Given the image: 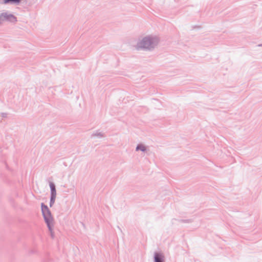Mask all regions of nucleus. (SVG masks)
<instances>
[{"label":"nucleus","mask_w":262,"mask_h":262,"mask_svg":"<svg viewBox=\"0 0 262 262\" xmlns=\"http://www.w3.org/2000/svg\"><path fill=\"white\" fill-rule=\"evenodd\" d=\"M159 41L160 38L157 36L147 35L138 42L137 48L151 51L157 46Z\"/></svg>","instance_id":"nucleus-1"},{"label":"nucleus","mask_w":262,"mask_h":262,"mask_svg":"<svg viewBox=\"0 0 262 262\" xmlns=\"http://www.w3.org/2000/svg\"><path fill=\"white\" fill-rule=\"evenodd\" d=\"M41 211L45 221L47 225V227L52 235V227L53 218L52 216L51 213L48 207L45 205L43 203L41 204Z\"/></svg>","instance_id":"nucleus-2"},{"label":"nucleus","mask_w":262,"mask_h":262,"mask_svg":"<svg viewBox=\"0 0 262 262\" xmlns=\"http://www.w3.org/2000/svg\"><path fill=\"white\" fill-rule=\"evenodd\" d=\"M3 16L5 21L10 23H15L17 21V18L14 15L8 13V12H3Z\"/></svg>","instance_id":"nucleus-3"},{"label":"nucleus","mask_w":262,"mask_h":262,"mask_svg":"<svg viewBox=\"0 0 262 262\" xmlns=\"http://www.w3.org/2000/svg\"><path fill=\"white\" fill-rule=\"evenodd\" d=\"M154 262H164V256L160 252H155L154 254Z\"/></svg>","instance_id":"nucleus-4"},{"label":"nucleus","mask_w":262,"mask_h":262,"mask_svg":"<svg viewBox=\"0 0 262 262\" xmlns=\"http://www.w3.org/2000/svg\"><path fill=\"white\" fill-rule=\"evenodd\" d=\"M21 0H3V3L5 4H11V5H19Z\"/></svg>","instance_id":"nucleus-5"},{"label":"nucleus","mask_w":262,"mask_h":262,"mask_svg":"<svg viewBox=\"0 0 262 262\" xmlns=\"http://www.w3.org/2000/svg\"><path fill=\"white\" fill-rule=\"evenodd\" d=\"M51 189V195L56 196V186L53 182H50L49 184Z\"/></svg>","instance_id":"nucleus-6"},{"label":"nucleus","mask_w":262,"mask_h":262,"mask_svg":"<svg viewBox=\"0 0 262 262\" xmlns=\"http://www.w3.org/2000/svg\"><path fill=\"white\" fill-rule=\"evenodd\" d=\"M136 151L141 150L143 152H145L146 150V147L143 144H138L136 148Z\"/></svg>","instance_id":"nucleus-7"},{"label":"nucleus","mask_w":262,"mask_h":262,"mask_svg":"<svg viewBox=\"0 0 262 262\" xmlns=\"http://www.w3.org/2000/svg\"><path fill=\"white\" fill-rule=\"evenodd\" d=\"M104 134L102 133L101 132H99L98 131H97L96 133H94L92 134L91 137H98L99 138L103 137Z\"/></svg>","instance_id":"nucleus-8"},{"label":"nucleus","mask_w":262,"mask_h":262,"mask_svg":"<svg viewBox=\"0 0 262 262\" xmlns=\"http://www.w3.org/2000/svg\"><path fill=\"white\" fill-rule=\"evenodd\" d=\"M56 196L55 195H51L50 196V206L52 207V205L54 204L55 201Z\"/></svg>","instance_id":"nucleus-9"},{"label":"nucleus","mask_w":262,"mask_h":262,"mask_svg":"<svg viewBox=\"0 0 262 262\" xmlns=\"http://www.w3.org/2000/svg\"><path fill=\"white\" fill-rule=\"evenodd\" d=\"M4 18L3 16V13L0 14V25H1L4 21Z\"/></svg>","instance_id":"nucleus-10"},{"label":"nucleus","mask_w":262,"mask_h":262,"mask_svg":"<svg viewBox=\"0 0 262 262\" xmlns=\"http://www.w3.org/2000/svg\"><path fill=\"white\" fill-rule=\"evenodd\" d=\"M180 222H182V223H188L189 222V220H181Z\"/></svg>","instance_id":"nucleus-11"},{"label":"nucleus","mask_w":262,"mask_h":262,"mask_svg":"<svg viewBox=\"0 0 262 262\" xmlns=\"http://www.w3.org/2000/svg\"><path fill=\"white\" fill-rule=\"evenodd\" d=\"M7 114H5V113H3L2 114V117H5L6 116Z\"/></svg>","instance_id":"nucleus-12"},{"label":"nucleus","mask_w":262,"mask_h":262,"mask_svg":"<svg viewBox=\"0 0 262 262\" xmlns=\"http://www.w3.org/2000/svg\"><path fill=\"white\" fill-rule=\"evenodd\" d=\"M258 47H262V43L261 44H259L257 46Z\"/></svg>","instance_id":"nucleus-13"}]
</instances>
